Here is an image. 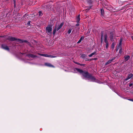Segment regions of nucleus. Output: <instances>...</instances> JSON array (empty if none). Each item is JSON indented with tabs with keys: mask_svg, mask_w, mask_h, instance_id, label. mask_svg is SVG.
<instances>
[{
	"mask_svg": "<svg viewBox=\"0 0 133 133\" xmlns=\"http://www.w3.org/2000/svg\"><path fill=\"white\" fill-rule=\"evenodd\" d=\"M79 65H80L81 66H84V64H79Z\"/></svg>",
	"mask_w": 133,
	"mask_h": 133,
	"instance_id": "473e14b6",
	"label": "nucleus"
},
{
	"mask_svg": "<svg viewBox=\"0 0 133 133\" xmlns=\"http://www.w3.org/2000/svg\"><path fill=\"white\" fill-rule=\"evenodd\" d=\"M83 39V38L82 37H81V38H80V39L79 40V41L77 43H80L81 42V41Z\"/></svg>",
	"mask_w": 133,
	"mask_h": 133,
	"instance_id": "6ab92c4d",
	"label": "nucleus"
},
{
	"mask_svg": "<svg viewBox=\"0 0 133 133\" xmlns=\"http://www.w3.org/2000/svg\"><path fill=\"white\" fill-rule=\"evenodd\" d=\"M110 40H111V41L113 39V34L112 33H110Z\"/></svg>",
	"mask_w": 133,
	"mask_h": 133,
	"instance_id": "f3484780",
	"label": "nucleus"
},
{
	"mask_svg": "<svg viewBox=\"0 0 133 133\" xmlns=\"http://www.w3.org/2000/svg\"><path fill=\"white\" fill-rule=\"evenodd\" d=\"M75 69L82 74L83 77L86 78V79H88L90 81L96 82L98 83L96 80L95 78L94 77L89 74L88 72L83 71L82 70L78 69Z\"/></svg>",
	"mask_w": 133,
	"mask_h": 133,
	"instance_id": "f257e3e1",
	"label": "nucleus"
},
{
	"mask_svg": "<svg viewBox=\"0 0 133 133\" xmlns=\"http://www.w3.org/2000/svg\"><path fill=\"white\" fill-rule=\"evenodd\" d=\"M131 39H132V40H133V36H132L131 37Z\"/></svg>",
	"mask_w": 133,
	"mask_h": 133,
	"instance_id": "72a5a7b5",
	"label": "nucleus"
},
{
	"mask_svg": "<svg viewBox=\"0 0 133 133\" xmlns=\"http://www.w3.org/2000/svg\"><path fill=\"white\" fill-rule=\"evenodd\" d=\"M48 57L50 58H55L56 57V56L53 55H48Z\"/></svg>",
	"mask_w": 133,
	"mask_h": 133,
	"instance_id": "aec40b11",
	"label": "nucleus"
},
{
	"mask_svg": "<svg viewBox=\"0 0 133 133\" xmlns=\"http://www.w3.org/2000/svg\"><path fill=\"white\" fill-rule=\"evenodd\" d=\"M133 79V75L131 73L128 75V77L125 79V80L127 81L129 79Z\"/></svg>",
	"mask_w": 133,
	"mask_h": 133,
	"instance_id": "20e7f679",
	"label": "nucleus"
},
{
	"mask_svg": "<svg viewBox=\"0 0 133 133\" xmlns=\"http://www.w3.org/2000/svg\"><path fill=\"white\" fill-rule=\"evenodd\" d=\"M80 20V15H78L76 18V22L78 23Z\"/></svg>",
	"mask_w": 133,
	"mask_h": 133,
	"instance_id": "f8f14e48",
	"label": "nucleus"
},
{
	"mask_svg": "<svg viewBox=\"0 0 133 133\" xmlns=\"http://www.w3.org/2000/svg\"><path fill=\"white\" fill-rule=\"evenodd\" d=\"M18 40L20 42H26V43H27L28 42L27 41L24 40H21L19 39H18Z\"/></svg>",
	"mask_w": 133,
	"mask_h": 133,
	"instance_id": "ddd939ff",
	"label": "nucleus"
},
{
	"mask_svg": "<svg viewBox=\"0 0 133 133\" xmlns=\"http://www.w3.org/2000/svg\"><path fill=\"white\" fill-rule=\"evenodd\" d=\"M57 24L55 25V27L53 30V35H55L56 32V31H57Z\"/></svg>",
	"mask_w": 133,
	"mask_h": 133,
	"instance_id": "9b49d317",
	"label": "nucleus"
},
{
	"mask_svg": "<svg viewBox=\"0 0 133 133\" xmlns=\"http://www.w3.org/2000/svg\"><path fill=\"white\" fill-rule=\"evenodd\" d=\"M8 39L11 41H14L16 40L15 38L13 37H9L8 38Z\"/></svg>",
	"mask_w": 133,
	"mask_h": 133,
	"instance_id": "6e6552de",
	"label": "nucleus"
},
{
	"mask_svg": "<svg viewBox=\"0 0 133 133\" xmlns=\"http://www.w3.org/2000/svg\"><path fill=\"white\" fill-rule=\"evenodd\" d=\"M38 13H39V16H41L43 15L41 11H39V12H38Z\"/></svg>",
	"mask_w": 133,
	"mask_h": 133,
	"instance_id": "5701e85b",
	"label": "nucleus"
},
{
	"mask_svg": "<svg viewBox=\"0 0 133 133\" xmlns=\"http://www.w3.org/2000/svg\"><path fill=\"white\" fill-rule=\"evenodd\" d=\"M101 15H103L104 13V11L103 10V9H101Z\"/></svg>",
	"mask_w": 133,
	"mask_h": 133,
	"instance_id": "412c9836",
	"label": "nucleus"
},
{
	"mask_svg": "<svg viewBox=\"0 0 133 133\" xmlns=\"http://www.w3.org/2000/svg\"><path fill=\"white\" fill-rule=\"evenodd\" d=\"M52 30V29L51 26L50 25H48V26L46 28V32L48 35H50L51 34Z\"/></svg>",
	"mask_w": 133,
	"mask_h": 133,
	"instance_id": "f03ea898",
	"label": "nucleus"
},
{
	"mask_svg": "<svg viewBox=\"0 0 133 133\" xmlns=\"http://www.w3.org/2000/svg\"><path fill=\"white\" fill-rule=\"evenodd\" d=\"M122 48L120 49V50L119 52V53H120V54L122 52Z\"/></svg>",
	"mask_w": 133,
	"mask_h": 133,
	"instance_id": "cd10ccee",
	"label": "nucleus"
},
{
	"mask_svg": "<svg viewBox=\"0 0 133 133\" xmlns=\"http://www.w3.org/2000/svg\"><path fill=\"white\" fill-rule=\"evenodd\" d=\"M74 63H75V64H78V65H79V64H80V63H78V62H75V61H74Z\"/></svg>",
	"mask_w": 133,
	"mask_h": 133,
	"instance_id": "c85d7f7f",
	"label": "nucleus"
},
{
	"mask_svg": "<svg viewBox=\"0 0 133 133\" xmlns=\"http://www.w3.org/2000/svg\"><path fill=\"white\" fill-rule=\"evenodd\" d=\"M64 24V23L62 22L60 24V25L58 26L57 27V31L58 30L60 29L63 26Z\"/></svg>",
	"mask_w": 133,
	"mask_h": 133,
	"instance_id": "423d86ee",
	"label": "nucleus"
},
{
	"mask_svg": "<svg viewBox=\"0 0 133 133\" xmlns=\"http://www.w3.org/2000/svg\"><path fill=\"white\" fill-rule=\"evenodd\" d=\"M128 100L133 102V99H128Z\"/></svg>",
	"mask_w": 133,
	"mask_h": 133,
	"instance_id": "2f4dec72",
	"label": "nucleus"
},
{
	"mask_svg": "<svg viewBox=\"0 0 133 133\" xmlns=\"http://www.w3.org/2000/svg\"><path fill=\"white\" fill-rule=\"evenodd\" d=\"M124 60L125 61H128L130 58V56L129 55L127 56H125L124 57Z\"/></svg>",
	"mask_w": 133,
	"mask_h": 133,
	"instance_id": "9d476101",
	"label": "nucleus"
},
{
	"mask_svg": "<svg viewBox=\"0 0 133 133\" xmlns=\"http://www.w3.org/2000/svg\"><path fill=\"white\" fill-rule=\"evenodd\" d=\"M2 48L6 50H9V48L7 46L5 45H2Z\"/></svg>",
	"mask_w": 133,
	"mask_h": 133,
	"instance_id": "39448f33",
	"label": "nucleus"
},
{
	"mask_svg": "<svg viewBox=\"0 0 133 133\" xmlns=\"http://www.w3.org/2000/svg\"><path fill=\"white\" fill-rule=\"evenodd\" d=\"M39 55L41 56L45 57H48V55L45 54H39Z\"/></svg>",
	"mask_w": 133,
	"mask_h": 133,
	"instance_id": "2eb2a0df",
	"label": "nucleus"
},
{
	"mask_svg": "<svg viewBox=\"0 0 133 133\" xmlns=\"http://www.w3.org/2000/svg\"><path fill=\"white\" fill-rule=\"evenodd\" d=\"M71 30H72V29H69V30L68 31V33L69 34H70V33L71 32Z\"/></svg>",
	"mask_w": 133,
	"mask_h": 133,
	"instance_id": "b1692460",
	"label": "nucleus"
},
{
	"mask_svg": "<svg viewBox=\"0 0 133 133\" xmlns=\"http://www.w3.org/2000/svg\"><path fill=\"white\" fill-rule=\"evenodd\" d=\"M103 36V33H102L101 35V39L102 40Z\"/></svg>",
	"mask_w": 133,
	"mask_h": 133,
	"instance_id": "a878e982",
	"label": "nucleus"
},
{
	"mask_svg": "<svg viewBox=\"0 0 133 133\" xmlns=\"http://www.w3.org/2000/svg\"><path fill=\"white\" fill-rule=\"evenodd\" d=\"M14 2V6H16V0H13Z\"/></svg>",
	"mask_w": 133,
	"mask_h": 133,
	"instance_id": "bb28decb",
	"label": "nucleus"
},
{
	"mask_svg": "<svg viewBox=\"0 0 133 133\" xmlns=\"http://www.w3.org/2000/svg\"><path fill=\"white\" fill-rule=\"evenodd\" d=\"M104 42L105 43H108V41L107 40V36L106 35H105Z\"/></svg>",
	"mask_w": 133,
	"mask_h": 133,
	"instance_id": "4468645a",
	"label": "nucleus"
},
{
	"mask_svg": "<svg viewBox=\"0 0 133 133\" xmlns=\"http://www.w3.org/2000/svg\"><path fill=\"white\" fill-rule=\"evenodd\" d=\"M78 24H77L76 25V26H78Z\"/></svg>",
	"mask_w": 133,
	"mask_h": 133,
	"instance_id": "c9c22d12",
	"label": "nucleus"
},
{
	"mask_svg": "<svg viewBox=\"0 0 133 133\" xmlns=\"http://www.w3.org/2000/svg\"><path fill=\"white\" fill-rule=\"evenodd\" d=\"M97 58H94V59L95 60H97Z\"/></svg>",
	"mask_w": 133,
	"mask_h": 133,
	"instance_id": "f704fd0d",
	"label": "nucleus"
},
{
	"mask_svg": "<svg viewBox=\"0 0 133 133\" xmlns=\"http://www.w3.org/2000/svg\"><path fill=\"white\" fill-rule=\"evenodd\" d=\"M106 49H108V42L107 43H106Z\"/></svg>",
	"mask_w": 133,
	"mask_h": 133,
	"instance_id": "393cba45",
	"label": "nucleus"
},
{
	"mask_svg": "<svg viewBox=\"0 0 133 133\" xmlns=\"http://www.w3.org/2000/svg\"><path fill=\"white\" fill-rule=\"evenodd\" d=\"M45 65L49 67H54V66L52 65L50 63H45Z\"/></svg>",
	"mask_w": 133,
	"mask_h": 133,
	"instance_id": "1a4fd4ad",
	"label": "nucleus"
},
{
	"mask_svg": "<svg viewBox=\"0 0 133 133\" xmlns=\"http://www.w3.org/2000/svg\"><path fill=\"white\" fill-rule=\"evenodd\" d=\"M115 58H112V59H109V60L108 62H107L106 63H105V65H107V64H109V63H111L112 62V61H113L115 59Z\"/></svg>",
	"mask_w": 133,
	"mask_h": 133,
	"instance_id": "0eeeda50",
	"label": "nucleus"
},
{
	"mask_svg": "<svg viewBox=\"0 0 133 133\" xmlns=\"http://www.w3.org/2000/svg\"><path fill=\"white\" fill-rule=\"evenodd\" d=\"M86 56L85 54H82L81 55V57L82 58H84Z\"/></svg>",
	"mask_w": 133,
	"mask_h": 133,
	"instance_id": "4be33fe9",
	"label": "nucleus"
},
{
	"mask_svg": "<svg viewBox=\"0 0 133 133\" xmlns=\"http://www.w3.org/2000/svg\"><path fill=\"white\" fill-rule=\"evenodd\" d=\"M95 54H96V52H93V53L89 55L88 56H89L90 57H91L93 55H95Z\"/></svg>",
	"mask_w": 133,
	"mask_h": 133,
	"instance_id": "dca6fc26",
	"label": "nucleus"
},
{
	"mask_svg": "<svg viewBox=\"0 0 133 133\" xmlns=\"http://www.w3.org/2000/svg\"><path fill=\"white\" fill-rule=\"evenodd\" d=\"M27 24L28 25H29L30 24V22H29L28 23H27Z\"/></svg>",
	"mask_w": 133,
	"mask_h": 133,
	"instance_id": "7c9ffc66",
	"label": "nucleus"
},
{
	"mask_svg": "<svg viewBox=\"0 0 133 133\" xmlns=\"http://www.w3.org/2000/svg\"><path fill=\"white\" fill-rule=\"evenodd\" d=\"M115 44L114 43H112V45H111V48L112 49H114V47H115Z\"/></svg>",
	"mask_w": 133,
	"mask_h": 133,
	"instance_id": "a211bd4d",
	"label": "nucleus"
},
{
	"mask_svg": "<svg viewBox=\"0 0 133 133\" xmlns=\"http://www.w3.org/2000/svg\"><path fill=\"white\" fill-rule=\"evenodd\" d=\"M133 84V83H130L129 84V87H131L132 86V85Z\"/></svg>",
	"mask_w": 133,
	"mask_h": 133,
	"instance_id": "c756f323",
	"label": "nucleus"
},
{
	"mask_svg": "<svg viewBox=\"0 0 133 133\" xmlns=\"http://www.w3.org/2000/svg\"><path fill=\"white\" fill-rule=\"evenodd\" d=\"M122 38H121L120 39L119 42L118 44V45H117V48L116 49V51H117L118 49H120L122 48H121V46H122Z\"/></svg>",
	"mask_w": 133,
	"mask_h": 133,
	"instance_id": "7ed1b4c3",
	"label": "nucleus"
}]
</instances>
